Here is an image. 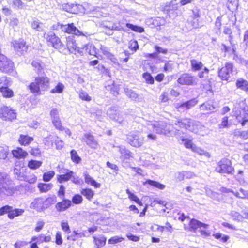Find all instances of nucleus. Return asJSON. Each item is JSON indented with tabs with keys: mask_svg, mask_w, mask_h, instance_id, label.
<instances>
[{
	"mask_svg": "<svg viewBox=\"0 0 248 248\" xmlns=\"http://www.w3.org/2000/svg\"><path fill=\"white\" fill-rule=\"evenodd\" d=\"M200 108L201 110H213L214 107L208 103H205L200 106Z\"/></svg>",
	"mask_w": 248,
	"mask_h": 248,
	"instance_id": "e2e57ef3",
	"label": "nucleus"
},
{
	"mask_svg": "<svg viewBox=\"0 0 248 248\" xmlns=\"http://www.w3.org/2000/svg\"><path fill=\"white\" fill-rule=\"evenodd\" d=\"M14 68V62L5 56L0 53V70L5 73H11Z\"/></svg>",
	"mask_w": 248,
	"mask_h": 248,
	"instance_id": "39448f33",
	"label": "nucleus"
},
{
	"mask_svg": "<svg viewBox=\"0 0 248 248\" xmlns=\"http://www.w3.org/2000/svg\"><path fill=\"white\" fill-rule=\"evenodd\" d=\"M189 226L190 231L195 232L198 229L200 230L202 228H206L208 225L203 223L197 220L193 219L190 221Z\"/></svg>",
	"mask_w": 248,
	"mask_h": 248,
	"instance_id": "412c9836",
	"label": "nucleus"
},
{
	"mask_svg": "<svg viewBox=\"0 0 248 248\" xmlns=\"http://www.w3.org/2000/svg\"><path fill=\"white\" fill-rule=\"evenodd\" d=\"M215 171L220 173L231 174L234 171V168L230 160L224 158L218 162Z\"/></svg>",
	"mask_w": 248,
	"mask_h": 248,
	"instance_id": "20e7f679",
	"label": "nucleus"
},
{
	"mask_svg": "<svg viewBox=\"0 0 248 248\" xmlns=\"http://www.w3.org/2000/svg\"><path fill=\"white\" fill-rule=\"evenodd\" d=\"M215 238L219 239L222 242H227L229 239V237L227 235L222 234V233L217 232L213 234Z\"/></svg>",
	"mask_w": 248,
	"mask_h": 248,
	"instance_id": "5fc2aeb1",
	"label": "nucleus"
},
{
	"mask_svg": "<svg viewBox=\"0 0 248 248\" xmlns=\"http://www.w3.org/2000/svg\"><path fill=\"white\" fill-rule=\"evenodd\" d=\"M14 191L13 186L7 184L3 176L0 174V195H12Z\"/></svg>",
	"mask_w": 248,
	"mask_h": 248,
	"instance_id": "9d476101",
	"label": "nucleus"
},
{
	"mask_svg": "<svg viewBox=\"0 0 248 248\" xmlns=\"http://www.w3.org/2000/svg\"><path fill=\"white\" fill-rule=\"evenodd\" d=\"M81 141L86 142L87 145L94 149L99 147L97 141L95 139L94 137L90 133H85L81 138Z\"/></svg>",
	"mask_w": 248,
	"mask_h": 248,
	"instance_id": "ddd939ff",
	"label": "nucleus"
},
{
	"mask_svg": "<svg viewBox=\"0 0 248 248\" xmlns=\"http://www.w3.org/2000/svg\"><path fill=\"white\" fill-rule=\"evenodd\" d=\"M143 77L145 79L147 83L151 84H154V79L151 75V74H150L149 73H144L143 74Z\"/></svg>",
	"mask_w": 248,
	"mask_h": 248,
	"instance_id": "680f3d73",
	"label": "nucleus"
},
{
	"mask_svg": "<svg viewBox=\"0 0 248 248\" xmlns=\"http://www.w3.org/2000/svg\"><path fill=\"white\" fill-rule=\"evenodd\" d=\"M231 216L234 220L238 221H242V217H241V215L236 211H232L231 212Z\"/></svg>",
	"mask_w": 248,
	"mask_h": 248,
	"instance_id": "13d9d810",
	"label": "nucleus"
},
{
	"mask_svg": "<svg viewBox=\"0 0 248 248\" xmlns=\"http://www.w3.org/2000/svg\"><path fill=\"white\" fill-rule=\"evenodd\" d=\"M124 91L126 96L131 100L138 102L140 101L139 95L135 91L127 88H124Z\"/></svg>",
	"mask_w": 248,
	"mask_h": 248,
	"instance_id": "a878e982",
	"label": "nucleus"
},
{
	"mask_svg": "<svg viewBox=\"0 0 248 248\" xmlns=\"http://www.w3.org/2000/svg\"><path fill=\"white\" fill-rule=\"evenodd\" d=\"M94 242L95 245L98 247H102L106 243V238L104 236H99L98 237L93 236Z\"/></svg>",
	"mask_w": 248,
	"mask_h": 248,
	"instance_id": "c9c22d12",
	"label": "nucleus"
},
{
	"mask_svg": "<svg viewBox=\"0 0 248 248\" xmlns=\"http://www.w3.org/2000/svg\"><path fill=\"white\" fill-rule=\"evenodd\" d=\"M64 86L62 83H59L57 85L51 90V93H61L64 89Z\"/></svg>",
	"mask_w": 248,
	"mask_h": 248,
	"instance_id": "3c124183",
	"label": "nucleus"
},
{
	"mask_svg": "<svg viewBox=\"0 0 248 248\" xmlns=\"http://www.w3.org/2000/svg\"><path fill=\"white\" fill-rule=\"evenodd\" d=\"M12 154L14 157L18 159H22L28 155V153L22 148L17 147L16 149L12 151Z\"/></svg>",
	"mask_w": 248,
	"mask_h": 248,
	"instance_id": "b1692460",
	"label": "nucleus"
},
{
	"mask_svg": "<svg viewBox=\"0 0 248 248\" xmlns=\"http://www.w3.org/2000/svg\"><path fill=\"white\" fill-rule=\"evenodd\" d=\"M49 82L50 79L47 77H37L35 81L30 84L29 88L32 93L40 94L41 90H46L48 88Z\"/></svg>",
	"mask_w": 248,
	"mask_h": 248,
	"instance_id": "f257e3e1",
	"label": "nucleus"
},
{
	"mask_svg": "<svg viewBox=\"0 0 248 248\" xmlns=\"http://www.w3.org/2000/svg\"><path fill=\"white\" fill-rule=\"evenodd\" d=\"M31 28L38 31H42L43 30V23L39 22L38 20H34L31 23Z\"/></svg>",
	"mask_w": 248,
	"mask_h": 248,
	"instance_id": "ea45409f",
	"label": "nucleus"
},
{
	"mask_svg": "<svg viewBox=\"0 0 248 248\" xmlns=\"http://www.w3.org/2000/svg\"><path fill=\"white\" fill-rule=\"evenodd\" d=\"M236 85L239 89L246 91H248V82L242 78L238 79L236 81Z\"/></svg>",
	"mask_w": 248,
	"mask_h": 248,
	"instance_id": "2f4dec72",
	"label": "nucleus"
},
{
	"mask_svg": "<svg viewBox=\"0 0 248 248\" xmlns=\"http://www.w3.org/2000/svg\"><path fill=\"white\" fill-rule=\"evenodd\" d=\"M60 174L57 175V180L60 183L67 182L70 180L73 172L68 169L62 168L59 170Z\"/></svg>",
	"mask_w": 248,
	"mask_h": 248,
	"instance_id": "f8f14e48",
	"label": "nucleus"
},
{
	"mask_svg": "<svg viewBox=\"0 0 248 248\" xmlns=\"http://www.w3.org/2000/svg\"><path fill=\"white\" fill-rule=\"evenodd\" d=\"M58 139V137L56 135H49L47 137L44 138L43 142L45 145L47 147H52L55 140Z\"/></svg>",
	"mask_w": 248,
	"mask_h": 248,
	"instance_id": "bb28decb",
	"label": "nucleus"
},
{
	"mask_svg": "<svg viewBox=\"0 0 248 248\" xmlns=\"http://www.w3.org/2000/svg\"><path fill=\"white\" fill-rule=\"evenodd\" d=\"M126 192L128 195V198L132 201H135L137 203L141 204V202L140 199L133 193H131L129 189L126 190Z\"/></svg>",
	"mask_w": 248,
	"mask_h": 248,
	"instance_id": "603ef678",
	"label": "nucleus"
},
{
	"mask_svg": "<svg viewBox=\"0 0 248 248\" xmlns=\"http://www.w3.org/2000/svg\"><path fill=\"white\" fill-rule=\"evenodd\" d=\"M85 182L88 184L93 186L95 188H99L101 186L100 183H97L91 176L88 174H84Z\"/></svg>",
	"mask_w": 248,
	"mask_h": 248,
	"instance_id": "c756f323",
	"label": "nucleus"
},
{
	"mask_svg": "<svg viewBox=\"0 0 248 248\" xmlns=\"http://www.w3.org/2000/svg\"><path fill=\"white\" fill-rule=\"evenodd\" d=\"M79 96L82 100L86 101H90L91 97L88 95V93L84 91H81L79 93Z\"/></svg>",
	"mask_w": 248,
	"mask_h": 248,
	"instance_id": "4d7b16f0",
	"label": "nucleus"
},
{
	"mask_svg": "<svg viewBox=\"0 0 248 248\" xmlns=\"http://www.w3.org/2000/svg\"><path fill=\"white\" fill-rule=\"evenodd\" d=\"M63 200L61 202H58L56 205L55 208L59 212H62L66 210L69 208L71 204V201L69 200L62 199Z\"/></svg>",
	"mask_w": 248,
	"mask_h": 248,
	"instance_id": "aec40b11",
	"label": "nucleus"
},
{
	"mask_svg": "<svg viewBox=\"0 0 248 248\" xmlns=\"http://www.w3.org/2000/svg\"><path fill=\"white\" fill-rule=\"evenodd\" d=\"M24 210L23 209H15L12 207L11 212L8 214V217L11 219H14L15 217L22 215L24 213Z\"/></svg>",
	"mask_w": 248,
	"mask_h": 248,
	"instance_id": "7c9ffc66",
	"label": "nucleus"
},
{
	"mask_svg": "<svg viewBox=\"0 0 248 248\" xmlns=\"http://www.w3.org/2000/svg\"><path fill=\"white\" fill-rule=\"evenodd\" d=\"M0 92L4 98H11L14 96V92L12 90L7 87H1Z\"/></svg>",
	"mask_w": 248,
	"mask_h": 248,
	"instance_id": "cd10ccee",
	"label": "nucleus"
},
{
	"mask_svg": "<svg viewBox=\"0 0 248 248\" xmlns=\"http://www.w3.org/2000/svg\"><path fill=\"white\" fill-rule=\"evenodd\" d=\"M81 193L89 200H91L94 196V192L91 189H83Z\"/></svg>",
	"mask_w": 248,
	"mask_h": 248,
	"instance_id": "79ce46f5",
	"label": "nucleus"
},
{
	"mask_svg": "<svg viewBox=\"0 0 248 248\" xmlns=\"http://www.w3.org/2000/svg\"><path fill=\"white\" fill-rule=\"evenodd\" d=\"M56 28L60 29L64 32L74 34L77 36H83L86 38L90 36V34L88 32H83L80 31L76 28L73 23L65 25L58 23Z\"/></svg>",
	"mask_w": 248,
	"mask_h": 248,
	"instance_id": "7ed1b4c3",
	"label": "nucleus"
},
{
	"mask_svg": "<svg viewBox=\"0 0 248 248\" xmlns=\"http://www.w3.org/2000/svg\"><path fill=\"white\" fill-rule=\"evenodd\" d=\"M13 44L15 51L18 54H22L27 50V46L23 40L15 41Z\"/></svg>",
	"mask_w": 248,
	"mask_h": 248,
	"instance_id": "dca6fc26",
	"label": "nucleus"
},
{
	"mask_svg": "<svg viewBox=\"0 0 248 248\" xmlns=\"http://www.w3.org/2000/svg\"><path fill=\"white\" fill-rule=\"evenodd\" d=\"M51 183H39L38 185V188L41 192H46L51 189L53 187Z\"/></svg>",
	"mask_w": 248,
	"mask_h": 248,
	"instance_id": "f704fd0d",
	"label": "nucleus"
},
{
	"mask_svg": "<svg viewBox=\"0 0 248 248\" xmlns=\"http://www.w3.org/2000/svg\"><path fill=\"white\" fill-rule=\"evenodd\" d=\"M8 1L13 7L17 9H22L24 6V3L21 0H9Z\"/></svg>",
	"mask_w": 248,
	"mask_h": 248,
	"instance_id": "c03bdc74",
	"label": "nucleus"
},
{
	"mask_svg": "<svg viewBox=\"0 0 248 248\" xmlns=\"http://www.w3.org/2000/svg\"><path fill=\"white\" fill-rule=\"evenodd\" d=\"M0 117L3 120H12L16 118V113L11 108L4 106L0 108Z\"/></svg>",
	"mask_w": 248,
	"mask_h": 248,
	"instance_id": "9b49d317",
	"label": "nucleus"
},
{
	"mask_svg": "<svg viewBox=\"0 0 248 248\" xmlns=\"http://www.w3.org/2000/svg\"><path fill=\"white\" fill-rule=\"evenodd\" d=\"M11 83L10 78L6 76L0 77V88L1 87H7L10 86Z\"/></svg>",
	"mask_w": 248,
	"mask_h": 248,
	"instance_id": "a19ab883",
	"label": "nucleus"
},
{
	"mask_svg": "<svg viewBox=\"0 0 248 248\" xmlns=\"http://www.w3.org/2000/svg\"><path fill=\"white\" fill-rule=\"evenodd\" d=\"M8 155V149L6 146H0V159H5Z\"/></svg>",
	"mask_w": 248,
	"mask_h": 248,
	"instance_id": "09e8293b",
	"label": "nucleus"
},
{
	"mask_svg": "<svg viewBox=\"0 0 248 248\" xmlns=\"http://www.w3.org/2000/svg\"><path fill=\"white\" fill-rule=\"evenodd\" d=\"M52 122L56 129L60 131H62L64 129V127L62 126V124L59 118L52 120Z\"/></svg>",
	"mask_w": 248,
	"mask_h": 248,
	"instance_id": "864d4df0",
	"label": "nucleus"
},
{
	"mask_svg": "<svg viewBox=\"0 0 248 248\" xmlns=\"http://www.w3.org/2000/svg\"><path fill=\"white\" fill-rule=\"evenodd\" d=\"M174 67L173 63L170 61L167 62L164 67V71L165 72H171Z\"/></svg>",
	"mask_w": 248,
	"mask_h": 248,
	"instance_id": "0e129e2a",
	"label": "nucleus"
},
{
	"mask_svg": "<svg viewBox=\"0 0 248 248\" xmlns=\"http://www.w3.org/2000/svg\"><path fill=\"white\" fill-rule=\"evenodd\" d=\"M126 26L127 28L131 29L132 31L142 33L144 31V28L140 26L134 25L130 23H126Z\"/></svg>",
	"mask_w": 248,
	"mask_h": 248,
	"instance_id": "49530a36",
	"label": "nucleus"
},
{
	"mask_svg": "<svg viewBox=\"0 0 248 248\" xmlns=\"http://www.w3.org/2000/svg\"><path fill=\"white\" fill-rule=\"evenodd\" d=\"M42 164L41 161L31 160L29 162L28 166L31 169L35 170L39 168Z\"/></svg>",
	"mask_w": 248,
	"mask_h": 248,
	"instance_id": "a18cd8bd",
	"label": "nucleus"
},
{
	"mask_svg": "<svg viewBox=\"0 0 248 248\" xmlns=\"http://www.w3.org/2000/svg\"><path fill=\"white\" fill-rule=\"evenodd\" d=\"M234 195L239 199H248V190H245L243 188H240L239 191H235Z\"/></svg>",
	"mask_w": 248,
	"mask_h": 248,
	"instance_id": "72a5a7b5",
	"label": "nucleus"
},
{
	"mask_svg": "<svg viewBox=\"0 0 248 248\" xmlns=\"http://www.w3.org/2000/svg\"><path fill=\"white\" fill-rule=\"evenodd\" d=\"M56 202V197L55 196L48 197L46 199H44V203L46 209L49 207L51 204Z\"/></svg>",
	"mask_w": 248,
	"mask_h": 248,
	"instance_id": "37998d69",
	"label": "nucleus"
},
{
	"mask_svg": "<svg viewBox=\"0 0 248 248\" xmlns=\"http://www.w3.org/2000/svg\"><path fill=\"white\" fill-rule=\"evenodd\" d=\"M143 184L144 186H145L146 184H149L153 187L161 190L164 189L166 187L165 185L162 184L158 182L149 179L144 182Z\"/></svg>",
	"mask_w": 248,
	"mask_h": 248,
	"instance_id": "c85d7f7f",
	"label": "nucleus"
},
{
	"mask_svg": "<svg viewBox=\"0 0 248 248\" xmlns=\"http://www.w3.org/2000/svg\"><path fill=\"white\" fill-rule=\"evenodd\" d=\"M127 140L131 146L137 148L141 147L144 142V138L139 132L129 134Z\"/></svg>",
	"mask_w": 248,
	"mask_h": 248,
	"instance_id": "0eeeda50",
	"label": "nucleus"
},
{
	"mask_svg": "<svg viewBox=\"0 0 248 248\" xmlns=\"http://www.w3.org/2000/svg\"><path fill=\"white\" fill-rule=\"evenodd\" d=\"M30 207L31 209H35L38 212H40L46 209L44 203V199L42 198H38L35 199L30 204Z\"/></svg>",
	"mask_w": 248,
	"mask_h": 248,
	"instance_id": "f3484780",
	"label": "nucleus"
},
{
	"mask_svg": "<svg viewBox=\"0 0 248 248\" xmlns=\"http://www.w3.org/2000/svg\"><path fill=\"white\" fill-rule=\"evenodd\" d=\"M233 65L231 63H226L225 66L218 71V76L222 80H227L234 72Z\"/></svg>",
	"mask_w": 248,
	"mask_h": 248,
	"instance_id": "1a4fd4ad",
	"label": "nucleus"
},
{
	"mask_svg": "<svg viewBox=\"0 0 248 248\" xmlns=\"http://www.w3.org/2000/svg\"><path fill=\"white\" fill-rule=\"evenodd\" d=\"M86 52L89 53L91 55L95 56L96 54V50L95 46L92 44H87L84 47Z\"/></svg>",
	"mask_w": 248,
	"mask_h": 248,
	"instance_id": "58836bf2",
	"label": "nucleus"
},
{
	"mask_svg": "<svg viewBox=\"0 0 248 248\" xmlns=\"http://www.w3.org/2000/svg\"><path fill=\"white\" fill-rule=\"evenodd\" d=\"M70 154L72 160L76 164L79 163L81 161V158L78 156L77 151L75 150H72L70 152Z\"/></svg>",
	"mask_w": 248,
	"mask_h": 248,
	"instance_id": "de8ad7c7",
	"label": "nucleus"
},
{
	"mask_svg": "<svg viewBox=\"0 0 248 248\" xmlns=\"http://www.w3.org/2000/svg\"><path fill=\"white\" fill-rule=\"evenodd\" d=\"M128 47L134 52H136L139 49L138 42L135 40H131L129 43Z\"/></svg>",
	"mask_w": 248,
	"mask_h": 248,
	"instance_id": "6e6d98bb",
	"label": "nucleus"
},
{
	"mask_svg": "<svg viewBox=\"0 0 248 248\" xmlns=\"http://www.w3.org/2000/svg\"><path fill=\"white\" fill-rule=\"evenodd\" d=\"M66 42L67 48L70 53L75 54L77 52L79 51V47L77 46L74 36H71L66 38Z\"/></svg>",
	"mask_w": 248,
	"mask_h": 248,
	"instance_id": "a211bd4d",
	"label": "nucleus"
},
{
	"mask_svg": "<svg viewBox=\"0 0 248 248\" xmlns=\"http://www.w3.org/2000/svg\"><path fill=\"white\" fill-rule=\"evenodd\" d=\"M118 148L119 151L121 154L120 158L122 160L129 159L132 157V153L129 150L124 146H119Z\"/></svg>",
	"mask_w": 248,
	"mask_h": 248,
	"instance_id": "5701e85b",
	"label": "nucleus"
},
{
	"mask_svg": "<svg viewBox=\"0 0 248 248\" xmlns=\"http://www.w3.org/2000/svg\"><path fill=\"white\" fill-rule=\"evenodd\" d=\"M182 140L186 148L191 149L192 150V149L193 148V147L195 145L192 143L191 140H190L189 139L183 138L182 139Z\"/></svg>",
	"mask_w": 248,
	"mask_h": 248,
	"instance_id": "052dcab7",
	"label": "nucleus"
},
{
	"mask_svg": "<svg viewBox=\"0 0 248 248\" xmlns=\"http://www.w3.org/2000/svg\"><path fill=\"white\" fill-rule=\"evenodd\" d=\"M177 82L181 85H193L196 83V79L190 74L185 73L180 76Z\"/></svg>",
	"mask_w": 248,
	"mask_h": 248,
	"instance_id": "4468645a",
	"label": "nucleus"
},
{
	"mask_svg": "<svg viewBox=\"0 0 248 248\" xmlns=\"http://www.w3.org/2000/svg\"><path fill=\"white\" fill-rule=\"evenodd\" d=\"M11 210H12V206L9 205L3 206L0 208V215L2 216L6 213L9 214L11 212Z\"/></svg>",
	"mask_w": 248,
	"mask_h": 248,
	"instance_id": "bf43d9fd",
	"label": "nucleus"
},
{
	"mask_svg": "<svg viewBox=\"0 0 248 248\" xmlns=\"http://www.w3.org/2000/svg\"><path fill=\"white\" fill-rule=\"evenodd\" d=\"M192 151L199 154L201 155H204L208 158L210 157V155L208 152L204 151L203 149L196 146L195 145H194V146L193 147Z\"/></svg>",
	"mask_w": 248,
	"mask_h": 248,
	"instance_id": "4c0bfd02",
	"label": "nucleus"
},
{
	"mask_svg": "<svg viewBox=\"0 0 248 248\" xmlns=\"http://www.w3.org/2000/svg\"><path fill=\"white\" fill-rule=\"evenodd\" d=\"M82 200V196L78 194L75 195L72 198V202L76 204L81 203Z\"/></svg>",
	"mask_w": 248,
	"mask_h": 248,
	"instance_id": "774afa93",
	"label": "nucleus"
},
{
	"mask_svg": "<svg viewBox=\"0 0 248 248\" xmlns=\"http://www.w3.org/2000/svg\"><path fill=\"white\" fill-rule=\"evenodd\" d=\"M31 64L38 74L41 72L43 68V63L40 61L37 60H34L32 62Z\"/></svg>",
	"mask_w": 248,
	"mask_h": 248,
	"instance_id": "e433bc0d",
	"label": "nucleus"
},
{
	"mask_svg": "<svg viewBox=\"0 0 248 248\" xmlns=\"http://www.w3.org/2000/svg\"><path fill=\"white\" fill-rule=\"evenodd\" d=\"M44 37L49 44L55 48H60L63 46V44L61 42L60 38L56 36L52 31H49L44 34Z\"/></svg>",
	"mask_w": 248,
	"mask_h": 248,
	"instance_id": "6e6552de",
	"label": "nucleus"
},
{
	"mask_svg": "<svg viewBox=\"0 0 248 248\" xmlns=\"http://www.w3.org/2000/svg\"><path fill=\"white\" fill-rule=\"evenodd\" d=\"M62 7L66 12L74 14H78L82 8V5L74 3L64 4Z\"/></svg>",
	"mask_w": 248,
	"mask_h": 248,
	"instance_id": "2eb2a0df",
	"label": "nucleus"
},
{
	"mask_svg": "<svg viewBox=\"0 0 248 248\" xmlns=\"http://www.w3.org/2000/svg\"><path fill=\"white\" fill-rule=\"evenodd\" d=\"M61 227L62 230L66 233H70L71 232L69 226L67 221H62L61 222Z\"/></svg>",
	"mask_w": 248,
	"mask_h": 248,
	"instance_id": "338daca9",
	"label": "nucleus"
},
{
	"mask_svg": "<svg viewBox=\"0 0 248 248\" xmlns=\"http://www.w3.org/2000/svg\"><path fill=\"white\" fill-rule=\"evenodd\" d=\"M33 140L32 137H29L27 135H21L18 139L19 142L22 145H28Z\"/></svg>",
	"mask_w": 248,
	"mask_h": 248,
	"instance_id": "473e14b6",
	"label": "nucleus"
},
{
	"mask_svg": "<svg viewBox=\"0 0 248 248\" xmlns=\"http://www.w3.org/2000/svg\"><path fill=\"white\" fill-rule=\"evenodd\" d=\"M155 133L158 134L169 135L172 131V127L164 122H157L152 125Z\"/></svg>",
	"mask_w": 248,
	"mask_h": 248,
	"instance_id": "423d86ee",
	"label": "nucleus"
},
{
	"mask_svg": "<svg viewBox=\"0 0 248 248\" xmlns=\"http://www.w3.org/2000/svg\"><path fill=\"white\" fill-rule=\"evenodd\" d=\"M181 128H184L194 133H198L204 128V126L199 122L192 121L189 119H184L179 120L175 123Z\"/></svg>",
	"mask_w": 248,
	"mask_h": 248,
	"instance_id": "f03ea898",
	"label": "nucleus"
},
{
	"mask_svg": "<svg viewBox=\"0 0 248 248\" xmlns=\"http://www.w3.org/2000/svg\"><path fill=\"white\" fill-rule=\"evenodd\" d=\"M190 64L191 69L193 71H198L202 69L204 65L201 62L196 59H192L190 60Z\"/></svg>",
	"mask_w": 248,
	"mask_h": 248,
	"instance_id": "393cba45",
	"label": "nucleus"
},
{
	"mask_svg": "<svg viewBox=\"0 0 248 248\" xmlns=\"http://www.w3.org/2000/svg\"><path fill=\"white\" fill-rule=\"evenodd\" d=\"M123 240L124 238L122 237H120L118 236H115L108 240V243L111 244H114L119 242H121Z\"/></svg>",
	"mask_w": 248,
	"mask_h": 248,
	"instance_id": "69168bd1",
	"label": "nucleus"
},
{
	"mask_svg": "<svg viewBox=\"0 0 248 248\" xmlns=\"http://www.w3.org/2000/svg\"><path fill=\"white\" fill-rule=\"evenodd\" d=\"M101 26L103 28L108 29L110 31H121L124 30V28L120 23H119L118 25L117 23H112L110 22L105 21L102 22Z\"/></svg>",
	"mask_w": 248,
	"mask_h": 248,
	"instance_id": "6ab92c4d",
	"label": "nucleus"
},
{
	"mask_svg": "<svg viewBox=\"0 0 248 248\" xmlns=\"http://www.w3.org/2000/svg\"><path fill=\"white\" fill-rule=\"evenodd\" d=\"M236 118L238 121L241 123L242 126L245 125L246 123L248 122V113L246 112L244 109L240 111L239 114L236 112L235 113Z\"/></svg>",
	"mask_w": 248,
	"mask_h": 248,
	"instance_id": "4be33fe9",
	"label": "nucleus"
},
{
	"mask_svg": "<svg viewBox=\"0 0 248 248\" xmlns=\"http://www.w3.org/2000/svg\"><path fill=\"white\" fill-rule=\"evenodd\" d=\"M55 175V172L53 170L49 171L44 173L43 180L45 182L49 181Z\"/></svg>",
	"mask_w": 248,
	"mask_h": 248,
	"instance_id": "8fccbe9b",
	"label": "nucleus"
}]
</instances>
